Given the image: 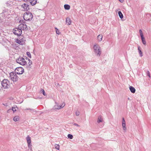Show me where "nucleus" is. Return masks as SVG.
I'll use <instances>...</instances> for the list:
<instances>
[{"label":"nucleus","mask_w":151,"mask_h":151,"mask_svg":"<svg viewBox=\"0 0 151 151\" xmlns=\"http://www.w3.org/2000/svg\"><path fill=\"white\" fill-rule=\"evenodd\" d=\"M23 18L26 21H30L33 18V16L31 12H28L24 13Z\"/></svg>","instance_id":"obj_1"},{"label":"nucleus","mask_w":151,"mask_h":151,"mask_svg":"<svg viewBox=\"0 0 151 151\" xmlns=\"http://www.w3.org/2000/svg\"><path fill=\"white\" fill-rule=\"evenodd\" d=\"M10 82L7 79H4L2 81L1 84L4 88H8L10 86Z\"/></svg>","instance_id":"obj_2"},{"label":"nucleus","mask_w":151,"mask_h":151,"mask_svg":"<svg viewBox=\"0 0 151 151\" xmlns=\"http://www.w3.org/2000/svg\"><path fill=\"white\" fill-rule=\"evenodd\" d=\"M16 61L17 63L22 65H25L27 64V62L24 58L21 57H19L16 59Z\"/></svg>","instance_id":"obj_3"},{"label":"nucleus","mask_w":151,"mask_h":151,"mask_svg":"<svg viewBox=\"0 0 151 151\" xmlns=\"http://www.w3.org/2000/svg\"><path fill=\"white\" fill-rule=\"evenodd\" d=\"M100 47L98 45H97L96 44H95L93 46V49H94L95 52L99 56L101 54V51L100 49Z\"/></svg>","instance_id":"obj_4"},{"label":"nucleus","mask_w":151,"mask_h":151,"mask_svg":"<svg viewBox=\"0 0 151 151\" xmlns=\"http://www.w3.org/2000/svg\"><path fill=\"white\" fill-rule=\"evenodd\" d=\"M13 32L15 35L18 36H20L22 33V30L19 28V27L18 28H15L13 30Z\"/></svg>","instance_id":"obj_5"},{"label":"nucleus","mask_w":151,"mask_h":151,"mask_svg":"<svg viewBox=\"0 0 151 151\" xmlns=\"http://www.w3.org/2000/svg\"><path fill=\"white\" fill-rule=\"evenodd\" d=\"M10 77L11 79L14 82L18 80V77L14 72H12L10 73Z\"/></svg>","instance_id":"obj_6"},{"label":"nucleus","mask_w":151,"mask_h":151,"mask_svg":"<svg viewBox=\"0 0 151 151\" xmlns=\"http://www.w3.org/2000/svg\"><path fill=\"white\" fill-rule=\"evenodd\" d=\"M15 73L17 74H22L24 72V69L21 67H19L15 69Z\"/></svg>","instance_id":"obj_7"},{"label":"nucleus","mask_w":151,"mask_h":151,"mask_svg":"<svg viewBox=\"0 0 151 151\" xmlns=\"http://www.w3.org/2000/svg\"><path fill=\"white\" fill-rule=\"evenodd\" d=\"M26 139L28 143V147L30 150H31L32 149V145H31V138L29 136H28L27 137Z\"/></svg>","instance_id":"obj_8"},{"label":"nucleus","mask_w":151,"mask_h":151,"mask_svg":"<svg viewBox=\"0 0 151 151\" xmlns=\"http://www.w3.org/2000/svg\"><path fill=\"white\" fill-rule=\"evenodd\" d=\"M65 106V103H63L62 105L59 106L57 103H56V104L53 108V109H55L59 110L61 108H63Z\"/></svg>","instance_id":"obj_9"},{"label":"nucleus","mask_w":151,"mask_h":151,"mask_svg":"<svg viewBox=\"0 0 151 151\" xmlns=\"http://www.w3.org/2000/svg\"><path fill=\"white\" fill-rule=\"evenodd\" d=\"M139 32L143 44L144 45H146V42L145 40V38L144 37L143 32L141 29H139Z\"/></svg>","instance_id":"obj_10"},{"label":"nucleus","mask_w":151,"mask_h":151,"mask_svg":"<svg viewBox=\"0 0 151 151\" xmlns=\"http://www.w3.org/2000/svg\"><path fill=\"white\" fill-rule=\"evenodd\" d=\"M24 1L27 3H29L31 5L34 6L37 3V0H23Z\"/></svg>","instance_id":"obj_11"},{"label":"nucleus","mask_w":151,"mask_h":151,"mask_svg":"<svg viewBox=\"0 0 151 151\" xmlns=\"http://www.w3.org/2000/svg\"><path fill=\"white\" fill-rule=\"evenodd\" d=\"M18 27L19 28H20L21 30L22 29L25 30H27L28 29L27 25L24 23L20 24Z\"/></svg>","instance_id":"obj_12"},{"label":"nucleus","mask_w":151,"mask_h":151,"mask_svg":"<svg viewBox=\"0 0 151 151\" xmlns=\"http://www.w3.org/2000/svg\"><path fill=\"white\" fill-rule=\"evenodd\" d=\"M22 7L23 8L24 11H27L29 9V5L27 4H24L22 5Z\"/></svg>","instance_id":"obj_13"},{"label":"nucleus","mask_w":151,"mask_h":151,"mask_svg":"<svg viewBox=\"0 0 151 151\" xmlns=\"http://www.w3.org/2000/svg\"><path fill=\"white\" fill-rule=\"evenodd\" d=\"M66 22L68 25H70L71 24V21L69 17H68L66 18Z\"/></svg>","instance_id":"obj_14"},{"label":"nucleus","mask_w":151,"mask_h":151,"mask_svg":"<svg viewBox=\"0 0 151 151\" xmlns=\"http://www.w3.org/2000/svg\"><path fill=\"white\" fill-rule=\"evenodd\" d=\"M6 4L7 6L9 7L12 6L13 5V2L12 1H7Z\"/></svg>","instance_id":"obj_15"},{"label":"nucleus","mask_w":151,"mask_h":151,"mask_svg":"<svg viewBox=\"0 0 151 151\" xmlns=\"http://www.w3.org/2000/svg\"><path fill=\"white\" fill-rule=\"evenodd\" d=\"M130 91L132 93H134L135 92V88L132 86H130L129 87Z\"/></svg>","instance_id":"obj_16"},{"label":"nucleus","mask_w":151,"mask_h":151,"mask_svg":"<svg viewBox=\"0 0 151 151\" xmlns=\"http://www.w3.org/2000/svg\"><path fill=\"white\" fill-rule=\"evenodd\" d=\"M138 50L140 56L142 57L143 56L141 48L139 46L138 47Z\"/></svg>","instance_id":"obj_17"},{"label":"nucleus","mask_w":151,"mask_h":151,"mask_svg":"<svg viewBox=\"0 0 151 151\" xmlns=\"http://www.w3.org/2000/svg\"><path fill=\"white\" fill-rule=\"evenodd\" d=\"M103 37V36L101 35H99L97 37V39L100 42L101 41Z\"/></svg>","instance_id":"obj_18"},{"label":"nucleus","mask_w":151,"mask_h":151,"mask_svg":"<svg viewBox=\"0 0 151 151\" xmlns=\"http://www.w3.org/2000/svg\"><path fill=\"white\" fill-rule=\"evenodd\" d=\"M64 7L66 10H69L70 9V6L68 4H65L64 5Z\"/></svg>","instance_id":"obj_19"},{"label":"nucleus","mask_w":151,"mask_h":151,"mask_svg":"<svg viewBox=\"0 0 151 151\" xmlns=\"http://www.w3.org/2000/svg\"><path fill=\"white\" fill-rule=\"evenodd\" d=\"M118 14L119 15V16L121 19H122L123 17V14H122V13L120 11H119L118 12Z\"/></svg>","instance_id":"obj_20"},{"label":"nucleus","mask_w":151,"mask_h":151,"mask_svg":"<svg viewBox=\"0 0 151 151\" xmlns=\"http://www.w3.org/2000/svg\"><path fill=\"white\" fill-rule=\"evenodd\" d=\"M40 92L41 93H42L43 95L45 96H47V94L45 93L44 90L42 88L40 90Z\"/></svg>","instance_id":"obj_21"},{"label":"nucleus","mask_w":151,"mask_h":151,"mask_svg":"<svg viewBox=\"0 0 151 151\" xmlns=\"http://www.w3.org/2000/svg\"><path fill=\"white\" fill-rule=\"evenodd\" d=\"M14 120L15 122H17L19 120V117L18 116H16L14 118Z\"/></svg>","instance_id":"obj_22"},{"label":"nucleus","mask_w":151,"mask_h":151,"mask_svg":"<svg viewBox=\"0 0 151 151\" xmlns=\"http://www.w3.org/2000/svg\"><path fill=\"white\" fill-rule=\"evenodd\" d=\"M122 126L123 127V129L124 131H126V124L124 123H122Z\"/></svg>","instance_id":"obj_23"},{"label":"nucleus","mask_w":151,"mask_h":151,"mask_svg":"<svg viewBox=\"0 0 151 151\" xmlns=\"http://www.w3.org/2000/svg\"><path fill=\"white\" fill-rule=\"evenodd\" d=\"M102 121V119L101 118V116H99L98 117V119L97 121V123H98Z\"/></svg>","instance_id":"obj_24"},{"label":"nucleus","mask_w":151,"mask_h":151,"mask_svg":"<svg viewBox=\"0 0 151 151\" xmlns=\"http://www.w3.org/2000/svg\"><path fill=\"white\" fill-rule=\"evenodd\" d=\"M26 59H27L28 60V61H29V62L28 63V66H30V65L32 64V61H31V60H30L27 57H26Z\"/></svg>","instance_id":"obj_25"},{"label":"nucleus","mask_w":151,"mask_h":151,"mask_svg":"<svg viewBox=\"0 0 151 151\" xmlns=\"http://www.w3.org/2000/svg\"><path fill=\"white\" fill-rule=\"evenodd\" d=\"M11 110H12L13 111V112H15V111H16V108L15 107H13L12 108V109H9L7 111V112L8 113L9 111H11Z\"/></svg>","instance_id":"obj_26"},{"label":"nucleus","mask_w":151,"mask_h":151,"mask_svg":"<svg viewBox=\"0 0 151 151\" xmlns=\"http://www.w3.org/2000/svg\"><path fill=\"white\" fill-rule=\"evenodd\" d=\"M68 137L70 139H72L73 138V136L70 134H68Z\"/></svg>","instance_id":"obj_27"},{"label":"nucleus","mask_w":151,"mask_h":151,"mask_svg":"<svg viewBox=\"0 0 151 151\" xmlns=\"http://www.w3.org/2000/svg\"><path fill=\"white\" fill-rule=\"evenodd\" d=\"M16 42L17 43H18V44H20V45H22V42L21 41V40H20L18 39H17L16 40Z\"/></svg>","instance_id":"obj_28"},{"label":"nucleus","mask_w":151,"mask_h":151,"mask_svg":"<svg viewBox=\"0 0 151 151\" xmlns=\"http://www.w3.org/2000/svg\"><path fill=\"white\" fill-rule=\"evenodd\" d=\"M27 55L29 58H31V55L30 52H27Z\"/></svg>","instance_id":"obj_29"},{"label":"nucleus","mask_w":151,"mask_h":151,"mask_svg":"<svg viewBox=\"0 0 151 151\" xmlns=\"http://www.w3.org/2000/svg\"><path fill=\"white\" fill-rule=\"evenodd\" d=\"M55 29L56 30V34L58 35L60 34V32L59 30L56 28H55Z\"/></svg>","instance_id":"obj_30"},{"label":"nucleus","mask_w":151,"mask_h":151,"mask_svg":"<svg viewBox=\"0 0 151 151\" xmlns=\"http://www.w3.org/2000/svg\"><path fill=\"white\" fill-rule=\"evenodd\" d=\"M55 148L56 149H57L58 150H59L60 146H59L58 145L56 144L55 145Z\"/></svg>","instance_id":"obj_31"},{"label":"nucleus","mask_w":151,"mask_h":151,"mask_svg":"<svg viewBox=\"0 0 151 151\" xmlns=\"http://www.w3.org/2000/svg\"><path fill=\"white\" fill-rule=\"evenodd\" d=\"M147 76H148L149 78H150V73L149 71H148L147 72Z\"/></svg>","instance_id":"obj_32"},{"label":"nucleus","mask_w":151,"mask_h":151,"mask_svg":"<svg viewBox=\"0 0 151 151\" xmlns=\"http://www.w3.org/2000/svg\"><path fill=\"white\" fill-rule=\"evenodd\" d=\"M75 114L77 116H78L79 115L80 113L79 111H77L76 112Z\"/></svg>","instance_id":"obj_33"},{"label":"nucleus","mask_w":151,"mask_h":151,"mask_svg":"<svg viewBox=\"0 0 151 151\" xmlns=\"http://www.w3.org/2000/svg\"><path fill=\"white\" fill-rule=\"evenodd\" d=\"M74 125L77 127H79V126L76 123H74Z\"/></svg>","instance_id":"obj_34"},{"label":"nucleus","mask_w":151,"mask_h":151,"mask_svg":"<svg viewBox=\"0 0 151 151\" xmlns=\"http://www.w3.org/2000/svg\"><path fill=\"white\" fill-rule=\"evenodd\" d=\"M122 123H125V122L124 120V118H122Z\"/></svg>","instance_id":"obj_35"},{"label":"nucleus","mask_w":151,"mask_h":151,"mask_svg":"<svg viewBox=\"0 0 151 151\" xmlns=\"http://www.w3.org/2000/svg\"><path fill=\"white\" fill-rule=\"evenodd\" d=\"M121 3H123L124 1V0H119Z\"/></svg>","instance_id":"obj_36"},{"label":"nucleus","mask_w":151,"mask_h":151,"mask_svg":"<svg viewBox=\"0 0 151 151\" xmlns=\"http://www.w3.org/2000/svg\"><path fill=\"white\" fill-rule=\"evenodd\" d=\"M27 109V110H33V109H30V108H29V109Z\"/></svg>","instance_id":"obj_37"},{"label":"nucleus","mask_w":151,"mask_h":151,"mask_svg":"<svg viewBox=\"0 0 151 151\" xmlns=\"http://www.w3.org/2000/svg\"><path fill=\"white\" fill-rule=\"evenodd\" d=\"M3 105H5V104H3Z\"/></svg>","instance_id":"obj_38"},{"label":"nucleus","mask_w":151,"mask_h":151,"mask_svg":"<svg viewBox=\"0 0 151 151\" xmlns=\"http://www.w3.org/2000/svg\"><path fill=\"white\" fill-rule=\"evenodd\" d=\"M3 105H5V104H3Z\"/></svg>","instance_id":"obj_39"}]
</instances>
